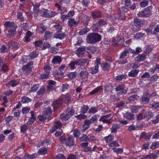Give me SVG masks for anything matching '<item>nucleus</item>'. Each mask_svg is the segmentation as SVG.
I'll return each instance as SVG.
<instances>
[{
  "mask_svg": "<svg viewBox=\"0 0 159 159\" xmlns=\"http://www.w3.org/2000/svg\"><path fill=\"white\" fill-rule=\"evenodd\" d=\"M101 39L102 36L101 35L94 33L89 34L86 38L87 43L91 44H94L99 42Z\"/></svg>",
  "mask_w": 159,
  "mask_h": 159,
  "instance_id": "obj_1",
  "label": "nucleus"
},
{
  "mask_svg": "<svg viewBox=\"0 0 159 159\" xmlns=\"http://www.w3.org/2000/svg\"><path fill=\"white\" fill-rule=\"evenodd\" d=\"M47 83L48 85L46 87L47 93H49L56 89V82L55 81L49 80L48 81Z\"/></svg>",
  "mask_w": 159,
  "mask_h": 159,
  "instance_id": "obj_2",
  "label": "nucleus"
},
{
  "mask_svg": "<svg viewBox=\"0 0 159 159\" xmlns=\"http://www.w3.org/2000/svg\"><path fill=\"white\" fill-rule=\"evenodd\" d=\"M152 7L149 6L142 10L141 11H139L138 14L139 17H149L151 14V11L150 8Z\"/></svg>",
  "mask_w": 159,
  "mask_h": 159,
  "instance_id": "obj_3",
  "label": "nucleus"
},
{
  "mask_svg": "<svg viewBox=\"0 0 159 159\" xmlns=\"http://www.w3.org/2000/svg\"><path fill=\"white\" fill-rule=\"evenodd\" d=\"M130 48L125 49L122 51L120 54V64H124L127 63L125 60H124L125 57L127 56V54L129 53H130Z\"/></svg>",
  "mask_w": 159,
  "mask_h": 159,
  "instance_id": "obj_4",
  "label": "nucleus"
},
{
  "mask_svg": "<svg viewBox=\"0 0 159 159\" xmlns=\"http://www.w3.org/2000/svg\"><path fill=\"white\" fill-rule=\"evenodd\" d=\"M101 64V59L97 58L96 61L94 63L95 66L94 67L90 68L89 70L90 72L93 75L97 73L99 70V65Z\"/></svg>",
  "mask_w": 159,
  "mask_h": 159,
  "instance_id": "obj_5",
  "label": "nucleus"
},
{
  "mask_svg": "<svg viewBox=\"0 0 159 159\" xmlns=\"http://www.w3.org/2000/svg\"><path fill=\"white\" fill-rule=\"evenodd\" d=\"M147 22V21L142 20L139 18H135L134 19L133 23L134 25L137 28H140L142 27Z\"/></svg>",
  "mask_w": 159,
  "mask_h": 159,
  "instance_id": "obj_6",
  "label": "nucleus"
},
{
  "mask_svg": "<svg viewBox=\"0 0 159 159\" xmlns=\"http://www.w3.org/2000/svg\"><path fill=\"white\" fill-rule=\"evenodd\" d=\"M129 11V7H123L119 11V18L121 20H124L125 19V13H126Z\"/></svg>",
  "mask_w": 159,
  "mask_h": 159,
  "instance_id": "obj_7",
  "label": "nucleus"
},
{
  "mask_svg": "<svg viewBox=\"0 0 159 159\" xmlns=\"http://www.w3.org/2000/svg\"><path fill=\"white\" fill-rule=\"evenodd\" d=\"M125 85L124 84L119 85L115 88V90L116 92H120L121 94H125L127 93V90L125 89Z\"/></svg>",
  "mask_w": 159,
  "mask_h": 159,
  "instance_id": "obj_8",
  "label": "nucleus"
},
{
  "mask_svg": "<svg viewBox=\"0 0 159 159\" xmlns=\"http://www.w3.org/2000/svg\"><path fill=\"white\" fill-rule=\"evenodd\" d=\"M150 98L147 92H144L143 96L140 98L141 101L144 104H147L150 101Z\"/></svg>",
  "mask_w": 159,
  "mask_h": 159,
  "instance_id": "obj_9",
  "label": "nucleus"
},
{
  "mask_svg": "<svg viewBox=\"0 0 159 159\" xmlns=\"http://www.w3.org/2000/svg\"><path fill=\"white\" fill-rule=\"evenodd\" d=\"M66 36V34L63 32L57 31L54 34L53 38L62 40L64 39Z\"/></svg>",
  "mask_w": 159,
  "mask_h": 159,
  "instance_id": "obj_10",
  "label": "nucleus"
},
{
  "mask_svg": "<svg viewBox=\"0 0 159 159\" xmlns=\"http://www.w3.org/2000/svg\"><path fill=\"white\" fill-rule=\"evenodd\" d=\"M111 116V114L107 115L104 116H102L99 119V121L102 122L104 123H107L110 124L111 123L110 121V119H107L110 118Z\"/></svg>",
  "mask_w": 159,
  "mask_h": 159,
  "instance_id": "obj_11",
  "label": "nucleus"
},
{
  "mask_svg": "<svg viewBox=\"0 0 159 159\" xmlns=\"http://www.w3.org/2000/svg\"><path fill=\"white\" fill-rule=\"evenodd\" d=\"M46 89L44 86H42L36 92V98H41L45 93Z\"/></svg>",
  "mask_w": 159,
  "mask_h": 159,
  "instance_id": "obj_12",
  "label": "nucleus"
},
{
  "mask_svg": "<svg viewBox=\"0 0 159 159\" xmlns=\"http://www.w3.org/2000/svg\"><path fill=\"white\" fill-rule=\"evenodd\" d=\"M156 23L155 22H152L148 25V27L144 30V31L148 34H150L152 35L153 30Z\"/></svg>",
  "mask_w": 159,
  "mask_h": 159,
  "instance_id": "obj_13",
  "label": "nucleus"
},
{
  "mask_svg": "<svg viewBox=\"0 0 159 159\" xmlns=\"http://www.w3.org/2000/svg\"><path fill=\"white\" fill-rule=\"evenodd\" d=\"M4 26L5 28L4 30L7 29L9 27L11 29L13 28L14 29H16L17 27L15 25L14 22L10 21H6L4 24Z\"/></svg>",
  "mask_w": 159,
  "mask_h": 159,
  "instance_id": "obj_14",
  "label": "nucleus"
},
{
  "mask_svg": "<svg viewBox=\"0 0 159 159\" xmlns=\"http://www.w3.org/2000/svg\"><path fill=\"white\" fill-rule=\"evenodd\" d=\"M102 12L100 10L94 11L91 13V15L94 19L99 18L102 16Z\"/></svg>",
  "mask_w": 159,
  "mask_h": 159,
  "instance_id": "obj_15",
  "label": "nucleus"
},
{
  "mask_svg": "<svg viewBox=\"0 0 159 159\" xmlns=\"http://www.w3.org/2000/svg\"><path fill=\"white\" fill-rule=\"evenodd\" d=\"M157 157V154L155 153H150L148 155L141 156L140 159H156Z\"/></svg>",
  "mask_w": 159,
  "mask_h": 159,
  "instance_id": "obj_16",
  "label": "nucleus"
},
{
  "mask_svg": "<svg viewBox=\"0 0 159 159\" xmlns=\"http://www.w3.org/2000/svg\"><path fill=\"white\" fill-rule=\"evenodd\" d=\"M86 48L83 47L82 48H78L76 51V53L78 57H82L84 54V51H86Z\"/></svg>",
  "mask_w": 159,
  "mask_h": 159,
  "instance_id": "obj_17",
  "label": "nucleus"
},
{
  "mask_svg": "<svg viewBox=\"0 0 159 159\" xmlns=\"http://www.w3.org/2000/svg\"><path fill=\"white\" fill-rule=\"evenodd\" d=\"M52 110L50 107H48L44 109L42 111V114L48 117L51 116L52 114Z\"/></svg>",
  "mask_w": 159,
  "mask_h": 159,
  "instance_id": "obj_18",
  "label": "nucleus"
},
{
  "mask_svg": "<svg viewBox=\"0 0 159 159\" xmlns=\"http://www.w3.org/2000/svg\"><path fill=\"white\" fill-rule=\"evenodd\" d=\"M88 74L89 73L86 70H83L81 71V72L79 74L78 77L80 79H87Z\"/></svg>",
  "mask_w": 159,
  "mask_h": 159,
  "instance_id": "obj_19",
  "label": "nucleus"
},
{
  "mask_svg": "<svg viewBox=\"0 0 159 159\" xmlns=\"http://www.w3.org/2000/svg\"><path fill=\"white\" fill-rule=\"evenodd\" d=\"M146 55L144 53L139 55L135 58V60L137 63L144 61L146 59Z\"/></svg>",
  "mask_w": 159,
  "mask_h": 159,
  "instance_id": "obj_20",
  "label": "nucleus"
},
{
  "mask_svg": "<svg viewBox=\"0 0 159 159\" xmlns=\"http://www.w3.org/2000/svg\"><path fill=\"white\" fill-rule=\"evenodd\" d=\"M16 30H13L11 28L9 30H7V29L4 30V32L7 37H13L15 34Z\"/></svg>",
  "mask_w": 159,
  "mask_h": 159,
  "instance_id": "obj_21",
  "label": "nucleus"
},
{
  "mask_svg": "<svg viewBox=\"0 0 159 159\" xmlns=\"http://www.w3.org/2000/svg\"><path fill=\"white\" fill-rule=\"evenodd\" d=\"M8 43L10 48L15 50L17 49L20 47L18 43L14 41H11L8 42Z\"/></svg>",
  "mask_w": 159,
  "mask_h": 159,
  "instance_id": "obj_22",
  "label": "nucleus"
},
{
  "mask_svg": "<svg viewBox=\"0 0 159 159\" xmlns=\"http://www.w3.org/2000/svg\"><path fill=\"white\" fill-rule=\"evenodd\" d=\"M34 65V62L31 61L26 65H24L22 69L23 70H25L28 69L29 71H31L33 68V66Z\"/></svg>",
  "mask_w": 159,
  "mask_h": 159,
  "instance_id": "obj_23",
  "label": "nucleus"
},
{
  "mask_svg": "<svg viewBox=\"0 0 159 159\" xmlns=\"http://www.w3.org/2000/svg\"><path fill=\"white\" fill-rule=\"evenodd\" d=\"M130 53L133 54L134 55H136L139 54L142 51V49L141 47H137L136 48L135 50L133 49L130 48Z\"/></svg>",
  "mask_w": 159,
  "mask_h": 159,
  "instance_id": "obj_24",
  "label": "nucleus"
},
{
  "mask_svg": "<svg viewBox=\"0 0 159 159\" xmlns=\"http://www.w3.org/2000/svg\"><path fill=\"white\" fill-rule=\"evenodd\" d=\"M53 34L52 32H50L48 30L46 31L43 35V39L46 41L52 38Z\"/></svg>",
  "mask_w": 159,
  "mask_h": 159,
  "instance_id": "obj_25",
  "label": "nucleus"
},
{
  "mask_svg": "<svg viewBox=\"0 0 159 159\" xmlns=\"http://www.w3.org/2000/svg\"><path fill=\"white\" fill-rule=\"evenodd\" d=\"M152 33V35H155L157 39L159 40V25H155Z\"/></svg>",
  "mask_w": 159,
  "mask_h": 159,
  "instance_id": "obj_26",
  "label": "nucleus"
},
{
  "mask_svg": "<svg viewBox=\"0 0 159 159\" xmlns=\"http://www.w3.org/2000/svg\"><path fill=\"white\" fill-rule=\"evenodd\" d=\"M62 101L61 99H57L54 100L52 102V104L54 109L57 110L62 104Z\"/></svg>",
  "mask_w": 159,
  "mask_h": 159,
  "instance_id": "obj_27",
  "label": "nucleus"
},
{
  "mask_svg": "<svg viewBox=\"0 0 159 159\" xmlns=\"http://www.w3.org/2000/svg\"><path fill=\"white\" fill-rule=\"evenodd\" d=\"M19 84L18 82L15 80H11L8 82L6 84L7 87H10L11 86L12 87L16 86Z\"/></svg>",
  "mask_w": 159,
  "mask_h": 159,
  "instance_id": "obj_28",
  "label": "nucleus"
},
{
  "mask_svg": "<svg viewBox=\"0 0 159 159\" xmlns=\"http://www.w3.org/2000/svg\"><path fill=\"white\" fill-rule=\"evenodd\" d=\"M151 135L149 133H147L145 132H142L140 134V139H143L145 140L149 139Z\"/></svg>",
  "mask_w": 159,
  "mask_h": 159,
  "instance_id": "obj_29",
  "label": "nucleus"
},
{
  "mask_svg": "<svg viewBox=\"0 0 159 159\" xmlns=\"http://www.w3.org/2000/svg\"><path fill=\"white\" fill-rule=\"evenodd\" d=\"M101 66L104 71H108L111 68L110 64L105 62H102Z\"/></svg>",
  "mask_w": 159,
  "mask_h": 159,
  "instance_id": "obj_30",
  "label": "nucleus"
},
{
  "mask_svg": "<svg viewBox=\"0 0 159 159\" xmlns=\"http://www.w3.org/2000/svg\"><path fill=\"white\" fill-rule=\"evenodd\" d=\"M74 141L72 136H69L66 139V145L72 146L74 145Z\"/></svg>",
  "mask_w": 159,
  "mask_h": 159,
  "instance_id": "obj_31",
  "label": "nucleus"
},
{
  "mask_svg": "<svg viewBox=\"0 0 159 159\" xmlns=\"http://www.w3.org/2000/svg\"><path fill=\"white\" fill-rule=\"evenodd\" d=\"M75 111L73 108L68 107L65 110V112L70 117L73 116L74 114Z\"/></svg>",
  "mask_w": 159,
  "mask_h": 159,
  "instance_id": "obj_32",
  "label": "nucleus"
},
{
  "mask_svg": "<svg viewBox=\"0 0 159 159\" xmlns=\"http://www.w3.org/2000/svg\"><path fill=\"white\" fill-rule=\"evenodd\" d=\"M124 117L129 120H133L134 119V114L129 112H126L124 114Z\"/></svg>",
  "mask_w": 159,
  "mask_h": 159,
  "instance_id": "obj_33",
  "label": "nucleus"
},
{
  "mask_svg": "<svg viewBox=\"0 0 159 159\" xmlns=\"http://www.w3.org/2000/svg\"><path fill=\"white\" fill-rule=\"evenodd\" d=\"M62 60L61 57L60 56H55L52 60V63L54 64L60 63Z\"/></svg>",
  "mask_w": 159,
  "mask_h": 159,
  "instance_id": "obj_34",
  "label": "nucleus"
},
{
  "mask_svg": "<svg viewBox=\"0 0 159 159\" xmlns=\"http://www.w3.org/2000/svg\"><path fill=\"white\" fill-rule=\"evenodd\" d=\"M154 116L153 113L151 110L147 111L144 115V119H149L153 117Z\"/></svg>",
  "mask_w": 159,
  "mask_h": 159,
  "instance_id": "obj_35",
  "label": "nucleus"
},
{
  "mask_svg": "<svg viewBox=\"0 0 159 159\" xmlns=\"http://www.w3.org/2000/svg\"><path fill=\"white\" fill-rule=\"evenodd\" d=\"M48 150L46 148H41L39 149L37 153L40 155H45L47 153Z\"/></svg>",
  "mask_w": 159,
  "mask_h": 159,
  "instance_id": "obj_36",
  "label": "nucleus"
},
{
  "mask_svg": "<svg viewBox=\"0 0 159 159\" xmlns=\"http://www.w3.org/2000/svg\"><path fill=\"white\" fill-rule=\"evenodd\" d=\"M32 35V33L30 31H28L26 33L24 39V41L27 43L30 41V37Z\"/></svg>",
  "mask_w": 159,
  "mask_h": 159,
  "instance_id": "obj_37",
  "label": "nucleus"
},
{
  "mask_svg": "<svg viewBox=\"0 0 159 159\" xmlns=\"http://www.w3.org/2000/svg\"><path fill=\"white\" fill-rule=\"evenodd\" d=\"M139 72L138 70H132L129 72L128 76L131 77H135L138 75Z\"/></svg>",
  "mask_w": 159,
  "mask_h": 159,
  "instance_id": "obj_38",
  "label": "nucleus"
},
{
  "mask_svg": "<svg viewBox=\"0 0 159 159\" xmlns=\"http://www.w3.org/2000/svg\"><path fill=\"white\" fill-rule=\"evenodd\" d=\"M86 48V52L89 53H93L96 50V48L95 46H89Z\"/></svg>",
  "mask_w": 159,
  "mask_h": 159,
  "instance_id": "obj_39",
  "label": "nucleus"
},
{
  "mask_svg": "<svg viewBox=\"0 0 159 159\" xmlns=\"http://www.w3.org/2000/svg\"><path fill=\"white\" fill-rule=\"evenodd\" d=\"M32 101L31 99L26 96H24L21 98V101L23 104L28 103L31 102Z\"/></svg>",
  "mask_w": 159,
  "mask_h": 159,
  "instance_id": "obj_40",
  "label": "nucleus"
},
{
  "mask_svg": "<svg viewBox=\"0 0 159 159\" xmlns=\"http://www.w3.org/2000/svg\"><path fill=\"white\" fill-rule=\"evenodd\" d=\"M89 109V107L88 105H83L80 108V112L82 114H85L88 111Z\"/></svg>",
  "mask_w": 159,
  "mask_h": 159,
  "instance_id": "obj_41",
  "label": "nucleus"
},
{
  "mask_svg": "<svg viewBox=\"0 0 159 159\" xmlns=\"http://www.w3.org/2000/svg\"><path fill=\"white\" fill-rule=\"evenodd\" d=\"M127 76V75L125 74H122L120 75H118L116 77L115 80L116 81H120L122 80L123 79H126Z\"/></svg>",
  "mask_w": 159,
  "mask_h": 159,
  "instance_id": "obj_42",
  "label": "nucleus"
},
{
  "mask_svg": "<svg viewBox=\"0 0 159 159\" xmlns=\"http://www.w3.org/2000/svg\"><path fill=\"white\" fill-rule=\"evenodd\" d=\"M104 139L107 143H111L114 139V137L113 135L110 134L104 137Z\"/></svg>",
  "mask_w": 159,
  "mask_h": 159,
  "instance_id": "obj_43",
  "label": "nucleus"
},
{
  "mask_svg": "<svg viewBox=\"0 0 159 159\" xmlns=\"http://www.w3.org/2000/svg\"><path fill=\"white\" fill-rule=\"evenodd\" d=\"M102 89V88L101 86L97 87L95 89L91 91L89 94L93 95L96 93L98 92L101 91Z\"/></svg>",
  "mask_w": 159,
  "mask_h": 159,
  "instance_id": "obj_44",
  "label": "nucleus"
},
{
  "mask_svg": "<svg viewBox=\"0 0 159 159\" xmlns=\"http://www.w3.org/2000/svg\"><path fill=\"white\" fill-rule=\"evenodd\" d=\"M60 119L62 121H66L68 120L70 117L66 113L61 114L60 116Z\"/></svg>",
  "mask_w": 159,
  "mask_h": 159,
  "instance_id": "obj_45",
  "label": "nucleus"
},
{
  "mask_svg": "<svg viewBox=\"0 0 159 159\" xmlns=\"http://www.w3.org/2000/svg\"><path fill=\"white\" fill-rule=\"evenodd\" d=\"M76 66H81L86 62V60L83 59H79L75 61Z\"/></svg>",
  "mask_w": 159,
  "mask_h": 159,
  "instance_id": "obj_46",
  "label": "nucleus"
},
{
  "mask_svg": "<svg viewBox=\"0 0 159 159\" xmlns=\"http://www.w3.org/2000/svg\"><path fill=\"white\" fill-rule=\"evenodd\" d=\"M68 25L70 27H71L77 24L75 19L73 18H70L68 21Z\"/></svg>",
  "mask_w": 159,
  "mask_h": 159,
  "instance_id": "obj_47",
  "label": "nucleus"
},
{
  "mask_svg": "<svg viewBox=\"0 0 159 159\" xmlns=\"http://www.w3.org/2000/svg\"><path fill=\"white\" fill-rule=\"evenodd\" d=\"M119 146L118 141L116 140L108 144V146L110 147H112V148H116Z\"/></svg>",
  "mask_w": 159,
  "mask_h": 159,
  "instance_id": "obj_48",
  "label": "nucleus"
},
{
  "mask_svg": "<svg viewBox=\"0 0 159 159\" xmlns=\"http://www.w3.org/2000/svg\"><path fill=\"white\" fill-rule=\"evenodd\" d=\"M39 87V84H33L30 88V92L34 93L38 89Z\"/></svg>",
  "mask_w": 159,
  "mask_h": 159,
  "instance_id": "obj_49",
  "label": "nucleus"
},
{
  "mask_svg": "<svg viewBox=\"0 0 159 159\" xmlns=\"http://www.w3.org/2000/svg\"><path fill=\"white\" fill-rule=\"evenodd\" d=\"M20 128V132L24 134L28 130V127L27 125L24 124L22 125Z\"/></svg>",
  "mask_w": 159,
  "mask_h": 159,
  "instance_id": "obj_50",
  "label": "nucleus"
},
{
  "mask_svg": "<svg viewBox=\"0 0 159 159\" xmlns=\"http://www.w3.org/2000/svg\"><path fill=\"white\" fill-rule=\"evenodd\" d=\"M120 128V126L118 124H116L113 125L111 128V133H116L117 132V129Z\"/></svg>",
  "mask_w": 159,
  "mask_h": 159,
  "instance_id": "obj_51",
  "label": "nucleus"
},
{
  "mask_svg": "<svg viewBox=\"0 0 159 159\" xmlns=\"http://www.w3.org/2000/svg\"><path fill=\"white\" fill-rule=\"evenodd\" d=\"M80 141L81 142L84 141L88 142L90 141V138L88 136L85 134H83L82 136L80 137L79 139Z\"/></svg>",
  "mask_w": 159,
  "mask_h": 159,
  "instance_id": "obj_52",
  "label": "nucleus"
},
{
  "mask_svg": "<svg viewBox=\"0 0 159 159\" xmlns=\"http://www.w3.org/2000/svg\"><path fill=\"white\" fill-rule=\"evenodd\" d=\"M51 70V68L49 65H46L43 66V70L45 74H48L50 75Z\"/></svg>",
  "mask_w": 159,
  "mask_h": 159,
  "instance_id": "obj_53",
  "label": "nucleus"
},
{
  "mask_svg": "<svg viewBox=\"0 0 159 159\" xmlns=\"http://www.w3.org/2000/svg\"><path fill=\"white\" fill-rule=\"evenodd\" d=\"M39 53L38 52L34 51L30 53L29 56L31 59H33L37 57Z\"/></svg>",
  "mask_w": 159,
  "mask_h": 159,
  "instance_id": "obj_54",
  "label": "nucleus"
},
{
  "mask_svg": "<svg viewBox=\"0 0 159 159\" xmlns=\"http://www.w3.org/2000/svg\"><path fill=\"white\" fill-rule=\"evenodd\" d=\"M76 73L77 72L76 71H75L74 72H70L67 74V76L70 79H74L76 78Z\"/></svg>",
  "mask_w": 159,
  "mask_h": 159,
  "instance_id": "obj_55",
  "label": "nucleus"
},
{
  "mask_svg": "<svg viewBox=\"0 0 159 159\" xmlns=\"http://www.w3.org/2000/svg\"><path fill=\"white\" fill-rule=\"evenodd\" d=\"M0 70L4 73L7 72L9 70V67L6 64L4 63L1 67Z\"/></svg>",
  "mask_w": 159,
  "mask_h": 159,
  "instance_id": "obj_56",
  "label": "nucleus"
},
{
  "mask_svg": "<svg viewBox=\"0 0 159 159\" xmlns=\"http://www.w3.org/2000/svg\"><path fill=\"white\" fill-rule=\"evenodd\" d=\"M114 86L110 84L106 85L104 87V91L105 92H108L110 91L113 90Z\"/></svg>",
  "mask_w": 159,
  "mask_h": 159,
  "instance_id": "obj_57",
  "label": "nucleus"
},
{
  "mask_svg": "<svg viewBox=\"0 0 159 159\" xmlns=\"http://www.w3.org/2000/svg\"><path fill=\"white\" fill-rule=\"evenodd\" d=\"M37 118L41 122H43L46 120L47 117L42 114V115L38 116Z\"/></svg>",
  "mask_w": 159,
  "mask_h": 159,
  "instance_id": "obj_58",
  "label": "nucleus"
},
{
  "mask_svg": "<svg viewBox=\"0 0 159 159\" xmlns=\"http://www.w3.org/2000/svg\"><path fill=\"white\" fill-rule=\"evenodd\" d=\"M17 18L21 22H23L24 20V18L23 16V13L19 11L17 12Z\"/></svg>",
  "mask_w": 159,
  "mask_h": 159,
  "instance_id": "obj_59",
  "label": "nucleus"
},
{
  "mask_svg": "<svg viewBox=\"0 0 159 159\" xmlns=\"http://www.w3.org/2000/svg\"><path fill=\"white\" fill-rule=\"evenodd\" d=\"M51 47V45L48 42H45L41 46L40 48L43 50H44L47 48H50Z\"/></svg>",
  "mask_w": 159,
  "mask_h": 159,
  "instance_id": "obj_60",
  "label": "nucleus"
},
{
  "mask_svg": "<svg viewBox=\"0 0 159 159\" xmlns=\"http://www.w3.org/2000/svg\"><path fill=\"white\" fill-rule=\"evenodd\" d=\"M112 150H113V152L117 154H121L123 151V149L122 148H112Z\"/></svg>",
  "mask_w": 159,
  "mask_h": 159,
  "instance_id": "obj_61",
  "label": "nucleus"
},
{
  "mask_svg": "<svg viewBox=\"0 0 159 159\" xmlns=\"http://www.w3.org/2000/svg\"><path fill=\"white\" fill-rule=\"evenodd\" d=\"M140 106H132L131 107V111L133 113H136L138 111L139 109L140 108Z\"/></svg>",
  "mask_w": 159,
  "mask_h": 159,
  "instance_id": "obj_62",
  "label": "nucleus"
},
{
  "mask_svg": "<svg viewBox=\"0 0 159 159\" xmlns=\"http://www.w3.org/2000/svg\"><path fill=\"white\" fill-rule=\"evenodd\" d=\"M78 120H81L83 119H85L87 118V115L84 114H81L75 116Z\"/></svg>",
  "mask_w": 159,
  "mask_h": 159,
  "instance_id": "obj_63",
  "label": "nucleus"
},
{
  "mask_svg": "<svg viewBox=\"0 0 159 159\" xmlns=\"http://www.w3.org/2000/svg\"><path fill=\"white\" fill-rule=\"evenodd\" d=\"M151 107L154 109L159 110V102L155 101L153 102L151 104Z\"/></svg>",
  "mask_w": 159,
  "mask_h": 159,
  "instance_id": "obj_64",
  "label": "nucleus"
}]
</instances>
